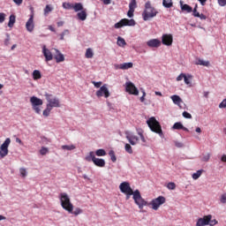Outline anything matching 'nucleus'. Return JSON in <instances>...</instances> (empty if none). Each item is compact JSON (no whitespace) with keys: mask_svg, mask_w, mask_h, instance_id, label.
Returning <instances> with one entry per match:
<instances>
[{"mask_svg":"<svg viewBox=\"0 0 226 226\" xmlns=\"http://www.w3.org/2000/svg\"><path fill=\"white\" fill-rule=\"evenodd\" d=\"M211 218H213V215H205L203 218L198 219L196 222V226L209 225V222H211Z\"/></svg>","mask_w":226,"mask_h":226,"instance_id":"nucleus-14","label":"nucleus"},{"mask_svg":"<svg viewBox=\"0 0 226 226\" xmlns=\"http://www.w3.org/2000/svg\"><path fill=\"white\" fill-rule=\"evenodd\" d=\"M8 147H10V142H4L2 145H0V158L8 156Z\"/></svg>","mask_w":226,"mask_h":226,"instance_id":"nucleus-15","label":"nucleus"},{"mask_svg":"<svg viewBox=\"0 0 226 226\" xmlns=\"http://www.w3.org/2000/svg\"><path fill=\"white\" fill-rule=\"evenodd\" d=\"M60 199V204L65 211L68 213H72L73 209V203H72V200H70V196L66 192H61L59 194Z\"/></svg>","mask_w":226,"mask_h":226,"instance_id":"nucleus-1","label":"nucleus"},{"mask_svg":"<svg viewBox=\"0 0 226 226\" xmlns=\"http://www.w3.org/2000/svg\"><path fill=\"white\" fill-rule=\"evenodd\" d=\"M30 103L32 105L33 110H34V112L36 114H40L41 112V109H40V107H41V105H43V100H41L36 96H32L30 98Z\"/></svg>","mask_w":226,"mask_h":226,"instance_id":"nucleus-6","label":"nucleus"},{"mask_svg":"<svg viewBox=\"0 0 226 226\" xmlns=\"http://www.w3.org/2000/svg\"><path fill=\"white\" fill-rule=\"evenodd\" d=\"M93 84L95 87H102V81H99V82L93 81Z\"/></svg>","mask_w":226,"mask_h":226,"instance_id":"nucleus-58","label":"nucleus"},{"mask_svg":"<svg viewBox=\"0 0 226 226\" xmlns=\"http://www.w3.org/2000/svg\"><path fill=\"white\" fill-rule=\"evenodd\" d=\"M94 56V53L93 52V49L91 48L87 49L85 56L87 59H93Z\"/></svg>","mask_w":226,"mask_h":226,"instance_id":"nucleus-26","label":"nucleus"},{"mask_svg":"<svg viewBox=\"0 0 226 226\" xmlns=\"http://www.w3.org/2000/svg\"><path fill=\"white\" fill-rule=\"evenodd\" d=\"M209 158H210L209 154H207V155H205V156L202 158V161H203V162H209Z\"/></svg>","mask_w":226,"mask_h":226,"instance_id":"nucleus-61","label":"nucleus"},{"mask_svg":"<svg viewBox=\"0 0 226 226\" xmlns=\"http://www.w3.org/2000/svg\"><path fill=\"white\" fill-rule=\"evenodd\" d=\"M96 96L98 98H102V96H104V98H109V96H110V92L109 91L106 84L101 87L100 89L96 92Z\"/></svg>","mask_w":226,"mask_h":226,"instance_id":"nucleus-12","label":"nucleus"},{"mask_svg":"<svg viewBox=\"0 0 226 226\" xmlns=\"http://www.w3.org/2000/svg\"><path fill=\"white\" fill-rule=\"evenodd\" d=\"M115 70H130V68H133V63H124V64H114Z\"/></svg>","mask_w":226,"mask_h":226,"instance_id":"nucleus-16","label":"nucleus"},{"mask_svg":"<svg viewBox=\"0 0 226 226\" xmlns=\"http://www.w3.org/2000/svg\"><path fill=\"white\" fill-rule=\"evenodd\" d=\"M147 45L151 49H158V47L162 46V41L158 39H151L147 42Z\"/></svg>","mask_w":226,"mask_h":226,"instance_id":"nucleus-18","label":"nucleus"},{"mask_svg":"<svg viewBox=\"0 0 226 226\" xmlns=\"http://www.w3.org/2000/svg\"><path fill=\"white\" fill-rule=\"evenodd\" d=\"M185 76H186V74L181 73V74L177 78V82H180V80H183V79H185Z\"/></svg>","mask_w":226,"mask_h":226,"instance_id":"nucleus-55","label":"nucleus"},{"mask_svg":"<svg viewBox=\"0 0 226 226\" xmlns=\"http://www.w3.org/2000/svg\"><path fill=\"white\" fill-rule=\"evenodd\" d=\"M202 172H204V170H199L196 173L192 174V179H199L202 176Z\"/></svg>","mask_w":226,"mask_h":226,"instance_id":"nucleus-34","label":"nucleus"},{"mask_svg":"<svg viewBox=\"0 0 226 226\" xmlns=\"http://www.w3.org/2000/svg\"><path fill=\"white\" fill-rule=\"evenodd\" d=\"M142 93H143V95L140 97V102H141V103H144V102H146V91H142Z\"/></svg>","mask_w":226,"mask_h":226,"instance_id":"nucleus-56","label":"nucleus"},{"mask_svg":"<svg viewBox=\"0 0 226 226\" xmlns=\"http://www.w3.org/2000/svg\"><path fill=\"white\" fill-rule=\"evenodd\" d=\"M198 19H200V20H206V19H207V17L204 14H200V16H197Z\"/></svg>","mask_w":226,"mask_h":226,"instance_id":"nucleus-59","label":"nucleus"},{"mask_svg":"<svg viewBox=\"0 0 226 226\" xmlns=\"http://www.w3.org/2000/svg\"><path fill=\"white\" fill-rule=\"evenodd\" d=\"M109 155L110 156V160L111 162H113V163H116V162H117V157H116V153L114 152V150H110L109 152Z\"/></svg>","mask_w":226,"mask_h":226,"instance_id":"nucleus-33","label":"nucleus"},{"mask_svg":"<svg viewBox=\"0 0 226 226\" xmlns=\"http://www.w3.org/2000/svg\"><path fill=\"white\" fill-rule=\"evenodd\" d=\"M68 34H70V30H68V29L64 30V31L59 34V36H60L59 40H61V41L64 40V36H68Z\"/></svg>","mask_w":226,"mask_h":226,"instance_id":"nucleus-38","label":"nucleus"},{"mask_svg":"<svg viewBox=\"0 0 226 226\" xmlns=\"http://www.w3.org/2000/svg\"><path fill=\"white\" fill-rule=\"evenodd\" d=\"M219 109H226V98L219 104Z\"/></svg>","mask_w":226,"mask_h":226,"instance_id":"nucleus-52","label":"nucleus"},{"mask_svg":"<svg viewBox=\"0 0 226 226\" xmlns=\"http://www.w3.org/2000/svg\"><path fill=\"white\" fill-rule=\"evenodd\" d=\"M196 64H200V66H209V61H204L202 59H198Z\"/></svg>","mask_w":226,"mask_h":226,"instance_id":"nucleus-36","label":"nucleus"},{"mask_svg":"<svg viewBox=\"0 0 226 226\" xmlns=\"http://www.w3.org/2000/svg\"><path fill=\"white\" fill-rule=\"evenodd\" d=\"M193 78V76H192V74H185V77L184 78V82L185 84H186V86H192V79Z\"/></svg>","mask_w":226,"mask_h":226,"instance_id":"nucleus-27","label":"nucleus"},{"mask_svg":"<svg viewBox=\"0 0 226 226\" xmlns=\"http://www.w3.org/2000/svg\"><path fill=\"white\" fill-rule=\"evenodd\" d=\"M97 156H107V152L103 148L97 149L94 153Z\"/></svg>","mask_w":226,"mask_h":226,"instance_id":"nucleus-31","label":"nucleus"},{"mask_svg":"<svg viewBox=\"0 0 226 226\" xmlns=\"http://www.w3.org/2000/svg\"><path fill=\"white\" fill-rule=\"evenodd\" d=\"M22 1H23V0H13V2L15 3V4H17L18 6H20V4H22Z\"/></svg>","mask_w":226,"mask_h":226,"instance_id":"nucleus-62","label":"nucleus"},{"mask_svg":"<svg viewBox=\"0 0 226 226\" xmlns=\"http://www.w3.org/2000/svg\"><path fill=\"white\" fill-rule=\"evenodd\" d=\"M218 4L220 6H225L226 5V0H218Z\"/></svg>","mask_w":226,"mask_h":226,"instance_id":"nucleus-60","label":"nucleus"},{"mask_svg":"<svg viewBox=\"0 0 226 226\" xmlns=\"http://www.w3.org/2000/svg\"><path fill=\"white\" fill-rule=\"evenodd\" d=\"M71 215H74V216H79V215H82V209L81 208H75V210L73 211L72 209V212H69Z\"/></svg>","mask_w":226,"mask_h":226,"instance_id":"nucleus-40","label":"nucleus"},{"mask_svg":"<svg viewBox=\"0 0 226 226\" xmlns=\"http://www.w3.org/2000/svg\"><path fill=\"white\" fill-rule=\"evenodd\" d=\"M74 11H82L84 10V6L80 3H76L72 5Z\"/></svg>","mask_w":226,"mask_h":226,"instance_id":"nucleus-29","label":"nucleus"},{"mask_svg":"<svg viewBox=\"0 0 226 226\" xmlns=\"http://www.w3.org/2000/svg\"><path fill=\"white\" fill-rule=\"evenodd\" d=\"M14 24H15V15H11V16H10V19H9V23H8V26H9L10 27H13Z\"/></svg>","mask_w":226,"mask_h":226,"instance_id":"nucleus-41","label":"nucleus"},{"mask_svg":"<svg viewBox=\"0 0 226 226\" xmlns=\"http://www.w3.org/2000/svg\"><path fill=\"white\" fill-rule=\"evenodd\" d=\"M168 190H176V183L174 182H170L167 185Z\"/></svg>","mask_w":226,"mask_h":226,"instance_id":"nucleus-45","label":"nucleus"},{"mask_svg":"<svg viewBox=\"0 0 226 226\" xmlns=\"http://www.w3.org/2000/svg\"><path fill=\"white\" fill-rule=\"evenodd\" d=\"M125 151L126 153H128L129 154H133V149L132 148V145L131 144H125L124 146Z\"/></svg>","mask_w":226,"mask_h":226,"instance_id":"nucleus-39","label":"nucleus"},{"mask_svg":"<svg viewBox=\"0 0 226 226\" xmlns=\"http://www.w3.org/2000/svg\"><path fill=\"white\" fill-rule=\"evenodd\" d=\"M135 24V19H122L114 25V27L115 29H121V27H124L125 26H133Z\"/></svg>","mask_w":226,"mask_h":226,"instance_id":"nucleus-7","label":"nucleus"},{"mask_svg":"<svg viewBox=\"0 0 226 226\" xmlns=\"http://www.w3.org/2000/svg\"><path fill=\"white\" fill-rule=\"evenodd\" d=\"M218 223V221H216V219H214V220H211L210 219V221H209V222H208V225H210V226H215V225H216Z\"/></svg>","mask_w":226,"mask_h":226,"instance_id":"nucleus-54","label":"nucleus"},{"mask_svg":"<svg viewBox=\"0 0 226 226\" xmlns=\"http://www.w3.org/2000/svg\"><path fill=\"white\" fill-rule=\"evenodd\" d=\"M174 41V38L172 37V34H164L162 36V45H166L167 47H170L172 45V42Z\"/></svg>","mask_w":226,"mask_h":226,"instance_id":"nucleus-13","label":"nucleus"},{"mask_svg":"<svg viewBox=\"0 0 226 226\" xmlns=\"http://www.w3.org/2000/svg\"><path fill=\"white\" fill-rule=\"evenodd\" d=\"M96 155H94V152H89V154L85 157L86 162H94Z\"/></svg>","mask_w":226,"mask_h":226,"instance_id":"nucleus-25","label":"nucleus"},{"mask_svg":"<svg viewBox=\"0 0 226 226\" xmlns=\"http://www.w3.org/2000/svg\"><path fill=\"white\" fill-rule=\"evenodd\" d=\"M222 162H223L224 163H226V154H223L221 158Z\"/></svg>","mask_w":226,"mask_h":226,"instance_id":"nucleus-64","label":"nucleus"},{"mask_svg":"<svg viewBox=\"0 0 226 226\" xmlns=\"http://www.w3.org/2000/svg\"><path fill=\"white\" fill-rule=\"evenodd\" d=\"M40 153L42 156H44V154H47V153H49V148L47 147H41L40 150Z\"/></svg>","mask_w":226,"mask_h":226,"instance_id":"nucleus-48","label":"nucleus"},{"mask_svg":"<svg viewBox=\"0 0 226 226\" xmlns=\"http://www.w3.org/2000/svg\"><path fill=\"white\" fill-rule=\"evenodd\" d=\"M173 130H184V132H188V128L184 127L181 122H177L172 126Z\"/></svg>","mask_w":226,"mask_h":226,"instance_id":"nucleus-23","label":"nucleus"},{"mask_svg":"<svg viewBox=\"0 0 226 226\" xmlns=\"http://www.w3.org/2000/svg\"><path fill=\"white\" fill-rule=\"evenodd\" d=\"M119 190L122 193H128L129 195H133L135 193V191L132 189L130 183L128 182L121 183L119 185Z\"/></svg>","mask_w":226,"mask_h":226,"instance_id":"nucleus-10","label":"nucleus"},{"mask_svg":"<svg viewBox=\"0 0 226 226\" xmlns=\"http://www.w3.org/2000/svg\"><path fill=\"white\" fill-rule=\"evenodd\" d=\"M125 91L129 94H133L134 96H139V89L132 81L125 83Z\"/></svg>","mask_w":226,"mask_h":226,"instance_id":"nucleus-9","label":"nucleus"},{"mask_svg":"<svg viewBox=\"0 0 226 226\" xmlns=\"http://www.w3.org/2000/svg\"><path fill=\"white\" fill-rule=\"evenodd\" d=\"M156 15H158L156 9L151 6V2H147L145 4V11L143 12V20H149V19H153L156 17Z\"/></svg>","mask_w":226,"mask_h":226,"instance_id":"nucleus-3","label":"nucleus"},{"mask_svg":"<svg viewBox=\"0 0 226 226\" xmlns=\"http://www.w3.org/2000/svg\"><path fill=\"white\" fill-rule=\"evenodd\" d=\"M183 117H185V119H192V114L188 113V111H184Z\"/></svg>","mask_w":226,"mask_h":226,"instance_id":"nucleus-49","label":"nucleus"},{"mask_svg":"<svg viewBox=\"0 0 226 226\" xmlns=\"http://www.w3.org/2000/svg\"><path fill=\"white\" fill-rule=\"evenodd\" d=\"M5 19H6V14H4V12H0V24H3Z\"/></svg>","mask_w":226,"mask_h":226,"instance_id":"nucleus-50","label":"nucleus"},{"mask_svg":"<svg viewBox=\"0 0 226 226\" xmlns=\"http://www.w3.org/2000/svg\"><path fill=\"white\" fill-rule=\"evenodd\" d=\"M50 11H52V8L50 7V5H46L44 9V15H48V13H50Z\"/></svg>","mask_w":226,"mask_h":226,"instance_id":"nucleus-47","label":"nucleus"},{"mask_svg":"<svg viewBox=\"0 0 226 226\" xmlns=\"http://www.w3.org/2000/svg\"><path fill=\"white\" fill-rule=\"evenodd\" d=\"M193 17H200V12L197 11V9H193L192 11Z\"/></svg>","mask_w":226,"mask_h":226,"instance_id":"nucleus-57","label":"nucleus"},{"mask_svg":"<svg viewBox=\"0 0 226 226\" xmlns=\"http://www.w3.org/2000/svg\"><path fill=\"white\" fill-rule=\"evenodd\" d=\"M162 6H164V8H172L174 4L172 3V0H162Z\"/></svg>","mask_w":226,"mask_h":226,"instance_id":"nucleus-30","label":"nucleus"},{"mask_svg":"<svg viewBox=\"0 0 226 226\" xmlns=\"http://www.w3.org/2000/svg\"><path fill=\"white\" fill-rule=\"evenodd\" d=\"M55 50L56 55L54 56V58L56 59V63H63V61H64V55H63L58 49Z\"/></svg>","mask_w":226,"mask_h":226,"instance_id":"nucleus-21","label":"nucleus"},{"mask_svg":"<svg viewBox=\"0 0 226 226\" xmlns=\"http://www.w3.org/2000/svg\"><path fill=\"white\" fill-rule=\"evenodd\" d=\"M33 79L34 80H40V79H41V72L38 70H34L33 72Z\"/></svg>","mask_w":226,"mask_h":226,"instance_id":"nucleus-28","label":"nucleus"},{"mask_svg":"<svg viewBox=\"0 0 226 226\" xmlns=\"http://www.w3.org/2000/svg\"><path fill=\"white\" fill-rule=\"evenodd\" d=\"M26 28L28 33H33L34 30V15H31L29 19L27 20L26 24Z\"/></svg>","mask_w":226,"mask_h":226,"instance_id":"nucleus-17","label":"nucleus"},{"mask_svg":"<svg viewBox=\"0 0 226 226\" xmlns=\"http://www.w3.org/2000/svg\"><path fill=\"white\" fill-rule=\"evenodd\" d=\"M175 146H176V147H183V143L177 142V143H175Z\"/></svg>","mask_w":226,"mask_h":226,"instance_id":"nucleus-63","label":"nucleus"},{"mask_svg":"<svg viewBox=\"0 0 226 226\" xmlns=\"http://www.w3.org/2000/svg\"><path fill=\"white\" fill-rule=\"evenodd\" d=\"M93 163L95 164L96 167H100V168L105 167V160L104 159H100V158L95 157V159H94Z\"/></svg>","mask_w":226,"mask_h":226,"instance_id":"nucleus-22","label":"nucleus"},{"mask_svg":"<svg viewBox=\"0 0 226 226\" xmlns=\"http://www.w3.org/2000/svg\"><path fill=\"white\" fill-rule=\"evenodd\" d=\"M42 53L46 61H52V59H54L52 52H50V49H47L45 46L42 48Z\"/></svg>","mask_w":226,"mask_h":226,"instance_id":"nucleus-19","label":"nucleus"},{"mask_svg":"<svg viewBox=\"0 0 226 226\" xmlns=\"http://www.w3.org/2000/svg\"><path fill=\"white\" fill-rule=\"evenodd\" d=\"M77 17L79 20H86V19H87V12H86V11H81L80 12H78Z\"/></svg>","mask_w":226,"mask_h":226,"instance_id":"nucleus-24","label":"nucleus"},{"mask_svg":"<svg viewBox=\"0 0 226 226\" xmlns=\"http://www.w3.org/2000/svg\"><path fill=\"white\" fill-rule=\"evenodd\" d=\"M62 149H66L67 151H73V149H75V147L73 145H64L62 146Z\"/></svg>","mask_w":226,"mask_h":226,"instance_id":"nucleus-44","label":"nucleus"},{"mask_svg":"<svg viewBox=\"0 0 226 226\" xmlns=\"http://www.w3.org/2000/svg\"><path fill=\"white\" fill-rule=\"evenodd\" d=\"M52 110V108L50 106L46 105V109L43 110L42 114L45 117H49L50 116V111Z\"/></svg>","mask_w":226,"mask_h":226,"instance_id":"nucleus-35","label":"nucleus"},{"mask_svg":"<svg viewBox=\"0 0 226 226\" xmlns=\"http://www.w3.org/2000/svg\"><path fill=\"white\" fill-rule=\"evenodd\" d=\"M137 8V0H132L129 4V10H135Z\"/></svg>","mask_w":226,"mask_h":226,"instance_id":"nucleus-42","label":"nucleus"},{"mask_svg":"<svg viewBox=\"0 0 226 226\" xmlns=\"http://www.w3.org/2000/svg\"><path fill=\"white\" fill-rule=\"evenodd\" d=\"M147 124H148V128H150L151 132L154 133H157L160 137H163V131L162 130V125L160 122L156 120V117H152L148 120H147Z\"/></svg>","mask_w":226,"mask_h":226,"instance_id":"nucleus-2","label":"nucleus"},{"mask_svg":"<svg viewBox=\"0 0 226 226\" xmlns=\"http://www.w3.org/2000/svg\"><path fill=\"white\" fill-rule=\"evenodd\" d=\"M132 199L136 204V206L139 207V209H144V206H147V201L142 198V195H140V191L136 190L134 191V193L132 194Z\"/></svg>","mask_w":226,"mask_h":226,"instance_id":"nucleus-4","label":"nucleus"},{"mask_svg":"<svg viewBox=\"0 0 226 226\" xmlns=\"http://www.w3.org/2000/svg\"><path fill=\"white\" fill-rule=\"evenodd\" d=\"M180 8L182 11H185V13H192V11H193V8L186 4H184L183 0H180Z\"/></svg>","mask_w":226,"mask_h":226,"instance_id":"nucleus-20","label":"nucleus"},{"mask_svg":"<svg viewBox=\"0 0 226 226\" xmlns=\"http://www.w3.org/2000/svg\"><path fill=\"white\" fill-rule=\"evenodd\" d=\"M117 43L118 47H124V45H126V41H124L122 37H118Z\"/></svg>","mask_w":226,"mask_h":226,"instance_id":"nucleus-37","label":"nucleus"},{"mask_svg":"<svg viewBox=\"0 0 226 226\" xmlns=\"http://www.w3.org/2000/svg\"><path fill=\"white\" fill-rule=\"evenodd\" d=\"M63 8H64V10H72V8H73V4L64 2L63 3Z\"/></svg>","mask_w":226,"mask_h":226,"instance_id":"nucleus-43","label":"nucleus"},{"mask_svg":"<svg viewBox=\"0 0 226 226\" xmlns=\"http://www.w3.org/2000/svg\"><path fill=\"white\" fill-rule=\"evenodd\" d=\"M151 204H152V209H154V211H158V208L160 207V206L165 204V197L159 196L158 198L153 200L151 201Z\"/></svg>","mask_w":226,"mask_h":226,"instance_id":"nucleus-11","label":"nucleus"},{"mask_svg":"<svg viewBox=\"0 0 226 226\" xmlns=\"http://www.w3.org/2000/svg\"><path fill=\"white\" fill-rule=\"evenodd\" d=\"M126 139L129 140V142H146V139H144V135L142 132H139L138 136L132 132H126Z\"/></svg>","mask_w":226,"mask_h":226,"instance_id":"nucleus-8","label":"nucleus"},{"mask_svg":"<svg viewBox=\"0 0 226 226\" xmlns=\"http://www.w3.org/2000/svg\"><path fill=\"white\" fill-rule=\"evenodd\" d=\"M220 200L222 204H226V193L221 195Z\"/></svg>","mask_w":226,"mask_h":226,"instance_id":"nucleus-53","label":"nucleus"},{"mask_svg":"<svg viewBox=\"0 0 226 226\" xmlns=\"http://www.w3.org/2000/svg\"><path fill=\"white\" fill-rule=\"evenodd\" d=\"M44 96H45V98L48 102V104H47L48 107H49L51 109L61 107V103L59 102V99H57L56 97H55L51 94L46 93L44 94Z\"/></svg>","mask_w":226,"mask_h":226,"instance_id":"nucleus-5","label":"nucleus"},{"mask_svg":"<svg viewBox=\"0 0 226 226\" xmlns=\"http://www.w3.org/2000/svg\"><path fill=\"white\" fill-rule=\"evenodd\" d=\"M19 173L21 177H26L27 176V171L26 170V168L19 169Z\"/></svg>","mask_w":226,"mask_h":226,"instance_id":"nucleus-46","label":"nucleus"},{"mask_svg":"<svg viewBox=\"0 0 226 226\" xmlns=\"http://www.w3.org/2000/svg\"><path fill=\"white\" fill-rule=\"evenodd\" d=\"M171 100L173 103H175L176 105H179V103H181L182 102L181 97H179V95H172Z\"/></svg>","mask_w":226,"mask_h":226,"instance_id":"nucleus-32","label":"nucleus"},{"mask_svg":"<svg viewBox=\"0 0 226 226\" xmlns=\"http://www.w3.org/2000/svg\"><path fill=\"white\" fill-rule=\"evenodd\" d=\"M135 12V10L133 9H129L128 12H127V16L129 17V19H132V17H133V13Z\"/></svg>","mask_w":226,"mask_h":226,"instance_id":"nucleus-51","label":"nucleus"}]
</instances>
